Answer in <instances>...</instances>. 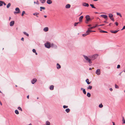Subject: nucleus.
<instances>
[{
  "mask_svg": "<svg viewBox=\"0 0 125 125\" xmlns=\"http://www.w3.org/2000/svg\"><path fill=\"white\" fill-rule=\"evenodd\" d=\"M83 56L85 60L88 62L89 63L91 64L92 63L90 58H89V57L84 55H83Z\"/></svg>",
  "mask_w": 125,
  "mask_h": 125,
  "instance_id": "f257e3e1",
  "label": "nucleus"
},
{
  "mask_svg": "<svg viewBox=\"0 0 125 125\" xmlns=\"http://www.w3.org/2000/svg\"><path fill=\"white\" fill-rule=\"evenodd\" d=\"M98 56V54H95L92 56H89V57L91 58V60H93L96 59Z\"/></svg>",
  "mask_w": 125,
  "mask_h": 125,
  "instance_id": "f03ea898",
  "label": "nucleus"
},
{
  "mask_svg": "<svg viewBox=\"0 0 125 125\" xmlns=\"http://www.w3.org/2000/svg\"><path fill=\"white\" fill-rule=\"evenodd\" d=\"M45 46L46 48H49L51 47V45L50 43L47 42L45 44Z\"/></svg>",
  "mask_w": 125,
  "mask_h": 125,
  "instance_id": "7ed1b4c3",
  "label": "nucleus"
},
{
  "mask_svg": "<svg viewBox=\"0 0 125 125\" xmlns=\"http://www.w3.org/2000/svg\"><path fill=\"white\" fill-rule=\"evenodd\" d=\"M15 10L16 11H14V14L19 13H20V10L19 8H16L15 9Z\"/></svg>",
  "mask_w": 125,
  "mask_h": 125,
  "instance_id": "20e7f679",
  "label": "nucleus"
},
{
  "mask_svg": "<svg viewBox=\"0 0 125 125\" xmlns=\"http://www.w3.org/2000/svg\"><path fill=\"white\" fill-rule=\"evenodd\" d=\"M85 18L86 19V21H89L91 20L90 17L89 15H86L85 16Z\"/></svg>",
  "mask_w": 125,
  "mask_h": 125,
  "instance_id": "39448f33",
  "label": "nucleus"
},
{
  "mask_svg": "<svg viewBox=\"0 0 125 125\" xmlns=\"http://www.w3.org/2000/svg\"><path fill=\"white\" fill-rule=\"evenodd\" d=\"M100 69H97L96 71V73L98 75H99L100 74Z\"/></svg>",
  "mask_w": 125,
  "mask_h": 125,
  "instance_id": "423d86ee",
  "label": "nucleus"
},
{
  "mask_svg": "<svg viewBox=\"0 0 125 125\" xmlns=\"http://www.w3.org/2000/svg\"><path fill=\"white\" fill-rule=\"evenodd\" d=\"M82 5L84 6L88 7L89 6V5L88 3L85 2L83 3H82Z\"/></svg>",
  "mask_w": 125,
  "mask_h": 125,
  "instance_id": "0eeeda50",
  "label": "nucleus"
},
{
  "mask_svg": "<svg viewBox=\"0 0 125 125\" xmlns=\"http://www.w3.org/2000/svg\"><path fill=\"white\" fill-rule=\"evenodd\" d=\"M37 80L36 78L33 79L31 81V83L32 84H34L37 81Z\"/></svg>",
  "mask_w": 125,
  "mask_h": 125,
  "instance_id": "6e6552de",
  "label": "nucleus"
},
{
  "mask_svg": "<svg viewBox=\"0 0 125 125\" xmlns=\"http://www.w3.org/2000/svg\"><path fill=\"white\" fill-rule=\"evenodd\" d=\"M14 23V21H12L10 23V25L11 26H13Z\"/></svg>",
  "mask_w": 125,
  "mask_h": 125,
  "instance_id": "1a4fd4ad",
  "label": "nucleus"
},
{
  "mask_svg": "<svg viewBox=\"0 0 125 125\" xmlns=\"http://www.w3.org/2000/svg\"><path fill=\"white\" fill-rule=\"evenodd\" d=\"M90 30V29H89V28H88V30L86 31V33H89L93 31Z\"/></svg>",
  "mask_w": 125,
  "mask_h": 125,
  "instance_id": "9d476101",
  "label": "nucleus"
},
{
  "mask_svg": "<svg viewBox=\"0 0 125 125\" xmlns=\"http://www.w3.org/2000/svg\"><path fill=\"white\" fill-rule=\"evenodd\" d=\"M100 16L104 18L105 19H107V16L105 15H100Z\"/></svg>",
  "mask_w": 125,
  "mask_h": 125,
  "instance_id": "9b49d317",
  "label": "nucleus"
},
{
  "mask_svg": "<svg viewBox=\"0 0 125 125\" xmlns=\"http://www.w3.org/2000/svg\"><path fill=\"white\" fill-rule=\"evenodd\" d=\"M70 5L69 4H68L66 5L65 7L66 9H68L70 8Z\"/></svg>",
  "mask_w": 125,
  "mask_h": 125,
  "instance_id": "f8f14e48",
  "label": "nucleus"
},
{
  "mask_svg": "<svg viewBox=\"0 0 125 125\" xmlns=\"http://www.w3.org/2000/svg\"><path fill=\"white\" fill-rule=\"evenodd\" d=\"M83 16H81L79 19V21L80 22H81L82 21V19L83 18Z\"/></svg>",
  "mask_w": 125,
  "mask_h": 125,
  "instance_id": "ddd939ff",
  "label": "nucleus"
},
{
  "mask_svg": "<svg viewBox=\"0 0 125 125\" xmlns=\"http://www.w3.org/2000/svg\"><path fill=\"white\" fill-rule=\"evenodd\" d=\"M43 31L45 32H47L48 31V27H45L43 29Z\"/></svg>",
  "mask_w": 125,
  "mask_h": 125,
  "instance_id": "4468645a",
  "label": "nucleus"
},
{
  "mask_svg": "<svg viewBox=\"0 0 125 125\" xmlns=\"http://www.w3.org/2000/svg\"><path fill=\"white\" fill-rule=\"evenodd\" d=\"M61 68V66L60 65V64L59 63H57V69H60V68Z\"/></svg>",
  "mask_w": 125,
  "mask_h": 125,
  "instance_id": "2eb2a0df",
  "label": "nucleus"
},
{
  "mask_svg": "<svg viewBox=\"0 0 125 125\" xmlns=\"http://www.w3.org/2000/svg\"><path fill=\"white\" fill-rule=\"evenodd\" d=\"M47 2L49 4H51L52 3V1L51 0H48L47 1Z\"/></svg>",
  "mask_w": 125,
  "mask_h": 125,
  "instance_id": "dca6fc26",
  "label": "nucleus"
},
{
  "mask_svg": "<svg viewBox=\"0 0 125 125\" xmlns=\"http://www.w3.org/2000/svg\"><path fill=\"white\" fill-rule=\"evenodd\" d=\"M119 30H116L115 31H114L113 30L111 31V32L113 33H116Z\"/></svg>",
  "mask_w": 125,
  "mask_h": 125,
  "instance_id": "f3484780",
  "label": "nucleus"
},
{
  "mask_svg": "<svg viewBox=\"0 0 125 125\" xmlns=\"http://www.w3.org/2000/svg\"><path fill=\"white\" fill-rule=\"evenodd\" d=\"M54 86L53 85H51L50 87V89L51 90H53L54 89Z\"/></svg>",
  "mask_w": 125,
  "mask_h": 125,
  "instance_id": "a211bd4d",
  "label": "nucleus"
},
{
  "mask_svg": "<svg viewBox=\"0 0 125 125\" xmlns=\"http://www.w3.org/2000/svg\"><path fill=\"white\" fill-rule=\"evenodd\" d=\"M39 13L38 12H36L35 13H34L33 14V15H34L36 16L37 17H38V16L37 15H38L39 14Z\"/></svg>",
  "mask_w": 125,
  "mask_h": 125,
  "instance_id": "6ab92c4d",
  "label": "nucleus"
},
{
  "mask_svg": "<svg viewBox=\"0 0 125 125\" xmlns=\"http://www.w3.org/2000/svg\"><path fill=\"white\" fill-rule=\"evenodd\" d=\"M113 16V15L111 13H110L109 15V17L110 18H112Z\"/></svg>",
  "mask_w": 125,
  "mask_h": 125,
  "instance_id": "aec40b11",
  "label": "nucleus"
},
{
  "mask_svg": "<svg viewBox=\"0 0 125 125\" xmlns=\"http://www.w3.org/2000/svg\"><path fill=\"white\" fill-rule=\"evenodd\" d=\"M92 88V86L89 85V86L88 87H87V89H90L91 90Z\"/></svg>",
  "mask_w": 125,
  "mask_h": 125,
  "instance_id": "412c9836",
  "label": "nucleus"
},
{
  "mask_svg": "<svg viewBox=\"0 0 125 125\" xmlns=\"http://www.w3.org/2000/svg\"><path fill=\"white\" fill-rule=\"evenodd\" d=\"M89 80L88 79H87L86 80V82L88 84H89L90 83V82H89Z\"/></svg>",
  "mask_w": 125,
  "mask_h": 125,
  "instance_id": "4be33fe9",
  "label": "nucleus"
},
{
  "mask_svg": "<svg viewBox=\"0 0 125 125\" xmlns=\"http://www.w3.org/2000/svg\"><path fill=\"white\" fill-rule=\"evenodd\" d=\"M40 1L42 3H44L45 2L46 0H40Z\"/></svg>",
  "mask_w": 125,
  "mask_h": 125,
  "instance_id": "5701e85b",
  "label": "nucleus"
},
{
  "mask_svg": "<svg viewBox=\"0 0 125 125\" xmlns=\"http://www.w3.org/2000/svg\"><path fill=\"white\" fill-rule=\"evenodd\" d=\"M70 110L69 108H67L66 109L65 111L67 113H68L70 111Z\"/></svg>",
  "mask_w": 125,
  "mask_h": 125,
  "instance_id": "b1692460",
  "label": "nucleus"
},
{
  "mask_svg": "<svg viewBox=\"0 0 125 125\" xmlns=\"http://www.w3.org/2000/svg\"><path fill=\"white\" fill-rule=\"evenodd\" d=\"M87 96L88 97H90L91 96V95L89 93H87Z\"/></svg>",
  "mask_w": 125,
  "mask_h": 125,
  "instance_id": "393cba45",
  "label": "nucleus"
},
{
  "mask_svg": "<svg viewBox=\"0 0 125 125\" xmlns=\"http://www.w3.org/2000/svg\"><path fill=\"white\" fill-rule=\"evenodd\" d=\"M10 5L11 4L10 3H9L7 5V8H8L10 6Z\"/></svg>",
  "mask_w": 125,
  "mask_h": 125,
  "instance_id": "a878e982",
  "label": "nucleus"
},
{
  "mask_svg": "<svg viewBox=\"0 0 125 125\" xmlns=\"http://www.w3.org/2000/svg\"><path fill=\"white\" fill-rule=\"evenodd\" d=\"M89 34V33H86L85 34H83V35H82V36L83 37H84V36H86V35Z\"/></svg>",
  "mask_w": 125,
  "mask_h": 125,
  "instance_id": "bb28decb",
  "label": "nucleus"
},
{
  "mask_svg": "<svg viewBox=\"0 0 125 125\" xmlns=\"http://www.w3.org/2000/svg\"><path fill=\"white\" fill-rule=\"evenodd\" d=\"M122 121L123 122V124H125V121L124 117H122Z\"/></svg>",
  "mask_w": 125,
  "mask_h": 125,
  "instance_id": "cd10ccee",
  "label": "nucleus"
},
{
  "mask_svg": "<svg viewBox=\"0 0 125 125\" xmlns=\"http://www.w3.org/2000/svg\"><path fill=\"white\" fill-rule=\"evenodd\" d=\"M3 1H0V6H1L3 5Z\"/></svg>",
  "mask_w": 125,
  "mask_h": 125,
  "instance_id": "c85d7f7f",
  "label": "nucleus"
},
{
  "mask_svg": "<svg viewBox=\"0 0 125 125\" xmlns=\"http://www.w3.org/2000/svg\"><path fill=\"white\" fill-rule=\"evenodd\" d=\"M40 8L41 9L40 10L41 11H42V10L41 9H43V10H45V7H40Z\"/></svg>",
  "mask_w": 125,
  "mask_h": 125,
  "instance_id": "c756f323",
  "label": "nucleus"
},
{
  "mask_svg": "<svg viewBox=\"0 0 125 125\" xmlns=\"http://www.w3.org/2000/svg\"><path fill=\"white\" fill-rule=\"evenodd\" d=\"M18 109L20 110L21 111H22V109L21 108V107H20V106H19L18 107Z\"/></svg>",
  "mask_w": 125,
  "mask_h": 125,
  "instance_id": "7c9ffc66",
  "label": "nucleus"
},
{
  "mask_svg": "<svg viewBox=\"0 0 125 125\" xmlns=\"http://www.w3.org/2000/svg\"><path fill=\"white\" fill-rule=\"evenodd\" d=\"M15 113L17 114H19V112L17 110H15Z\"/></svg>",
  "mask_w": 125,
  "mask_h": 125,
  "instance_id": "2f4dec72",
  "label": "nucleus"
},
{
  "mask_svg": "<svg viewBox=\"0 0 125 125\" xmlns=\"http://www.w3.org/2000/svg\"><path fill=\"white\" fill-rule=\"evenodd\" d=\"M90 5L91 6V7L92 8H94V9H95L96 8L94 6V5L93 4H90Z\"/></svg>",
  "mask_w": 125,
  "mask_h": 125,
  "instance_id": "473e14b6",
  "label": "nucleus"
},
{
  "mask_svg": "<svg viewBox=\"0 0 125 125\" xmlns=\"http://www.w3.org/2000/svg\"><path fill=\"white\" fill-rule=\"evenodd\" d=\"M23 33H24V34L25 35H26L27 36H29V34L28 33H27L26 32H23Z\"/></svg>",
  "mask_w": 125,
  "mask_h": 125,
  "instance_id": "72a5a7b5",
  "label": "nucleus"
},
{
  "mask_svg": "<svg viewBox=\"0 0 125 125\" xmlns=\"http://www.w3.org/2000/svg\"><path fill=\"white\" fill-rule=\"evenodd\" d=\"M100 32H104V33H107V32L106 31L101 30L100 31Z\"/></svg>",
  "mask_w": 125,
  "mask_h": 125,
  "instance_id": "f704fd0d",
  "label": "nucleus"
},
{
  "mask_svg": "<svg viewBox=\"0 0 125 125\" xmlns=\"http://www.w3.org/2000/svg\"><path fill=\"white\" fill-rule=\"evenodd\" d=\"M79 23V22H75L74 23V25L75 26H76Z\"/></svg>",
  "mask_w": 125,
  "mask_h": 125,
  "instance_id": "c9c22d12",
  "label": "nucleus"
},
{
  "mask_svg": "<svg viewBox=\"0 0 125 125\" xmlns=\"http://www.w3.org/2000/svg\"><path fill=\"white\" fill-rule=\"evenodd\" d=\"M83 92L84 94H86V92L85 91V90L84 89H83Z\"/></svg>",
  "mask_w": 125,
  "mask_h": 125,
  "instance_id": "e433bc0d",
  "label": "nucleus"
},
{
  "mask_svg": "<svg viewBox=\"0 0 125 125\" xmlns=\"http://www.w3.org/2000/svg\"><path fill=\"white\" fill-rule=\"evenodd\" d=\"M103 105L102 104H99V107L100 108H102L103 107Z\"/></svg>",
  "mask_w": 125,
  "mask_h": 125,
  "instance_id": "4c0bfd02",
  "label": "nucleus"
},
{
  "mask_svg": "<svg viewBox=\"0 0 125 125\" xmlns=\"http://www.w3.org/2000/svg\"><path fill=\"white\" fill-rule=\"evenodd\" d=\"M96 27V26H93V27H90L89 28V29H92L93 28H94Z\"/></svg>",
  "mask_w": 125,
  "mask_h": 125,
  "instance_id": "58836bf2",
  "label": "nucleus"
},
{
  "mask_svg": "<svg viewBox=\"0 0 125 125\" xmlns=\"http://www.w3.org/2000/svg\"><path fill=\"white\" fill-rule=\"evenodd\" d=\"M115 88H116L118 89L119 88V86H118L116 84L115 85Z\"/></svg>",
  "mask_w": 125,
  "mask_h": 125,
  "instance_id": "ea45409f",
  "label": "nucleus"
},
{
  "mask_svg": "<svg viewBox=\"0 0 125 125\" xmlns=\"http://www.w3.org/2000/svg\"><path fill=\"white\" fill-rule=\"evenodd\" d=\"M25 12L24 11H23L22 12V14H21L22 16H23L24 14L25 13Z\"/></svg>",
  "mask_w": 125,
  "mask_h": 125,
  "instance_id": "a19ab883",
  "label": "nucleus"
},
{
  "mask_svg": "<svg viewBox=\"0 0 125 125\" xmlns=\"http://www.w3.org/2000/svg\"><path fill=\"white\" fill-rule=\"evenodd\" d=\"M63 107L64 108H68V106H67L63 105Z\"/></svg>",
  "mask_w": 125,
  "mask_h": 125,
  "instance_id": "79ce46f5",
  "label": "nucleus"
},
{
  "mask_svg": "<svg viewBox=\"0 0 125 125\" xmlns=\"http://www.w3.org/2000/svg\"><path fill=\"white\" fill-rule=\"evenodd\" d=\"M110 19L113 21H115L114 18L113 17L110 18Z\"/></svg>",
  "mask_w": 125,
  "mask_h": 125,
  "instance_id": "37998d69",
  "label": "nucleus"
},
{
  "mask_svg": "<svg viewBox=\"0 0 125 125\" xmlns=\"http://www.w3.org/2000/svg\"><path fill=\"white\" fill-rule=\"evenodd\" d=\"M32 51L34 53H35L36 52V50L34 49H33L32 50Z\"/></svg>",
  "mask_w": 125,
  "mask_h": 125,
  "instance_id": "c03bdc74",
  "label": "nucleus"
},
{
  "mask_svg": "<svg viewBox=\"0 0 125 125\" xmlns=\"http://www.w3.org/2000/svg\"><path fill=\"white\" fill-rule=\"evenodd\" d=\"M120 65H118L117 66V68H120Z\"/></svg>",
  "mask_w": 125,
  "mask_h": 125,
  "instance_id": "a18cd8bd",
  "label": "nucleus"
},
{
  "mask_svg": "<svg viewBox=\"0 0 125 125\" xmlns=\"http://www.w3.org/2000/svg\"><path fill=\"white\" fill-rule=\"evenodd\" d=\"M116 14L117 15H119V16L121 14L118 12H116Z\"/></svg>",
  "mask_w": 125,
  "mask_h": 125,
  "instance_id": "49530a36",
  "label": "nucleus"
},
{
  "mask_svg": "<svg viewBox=\"0 0 125 125\" xmlns=\"http://www.w3.org/2000/svg\"><path fill=\"white\" fill-rule=\"evenodd\" d=\"M105 25L104 24H103L101 25H98V26H104Z\"/></svg>",
  "mask_w": 125,
  "mask_h": 125,
  "instance_id": "de8ad7c7",
  "label": "nucleus"
},
{
  "mask_svg": "<svg viewBox=\"0 0 125 125\" xmlns=\"http://www.w3.org/2000/svg\"><path fill=\"white\" fill-rule=\"evenodd\" d=\"M125 29V26H124L123 28L121 30H123V29Z\"/></svg>",
  "mask_w": 125,
  "mask_h": 125,
  "instance_id": "09e8293b",
  "label": "nucleus"
},
{
  "mask_svg": "<svg viewBox=\"0 0 125 125\" xmlns=\"http://www.w3.org/2000/svg\"><path fill=\"white\" fill-rule=\"evenodd\" d=\"M115 24L116 26H117L118 25V23L117 22H116L115 23Z\"/></svg>",
  "mask_w": 125,
  "mask_h": 125,
  "instance_id": "8fccbe9b",
  "label": "nucleus"
},
{
  "mask_svg": "<svg viewBox=\"0 0 125 125\" xmlns=\"http://www.w3.org/2000/svg\"><path fill=\"white\" fill-rule=\"evenodd\" d=\"M24 39L23 37H22L21 39V40L23 41H24Z\"/></svg>",
  "mask_w": 125,
  "mask_h": 125,
  "instance_id": "3c124183",
  "label": "nucleus"
},
{
  "mask_svg": "<svg viewBox=\"0 0 125 125\" xmlns=\"http://www.w3.org/2000/svg\"><path fill=\"white\" fill-rule=\"evenodd\" d=\"M36 4H39V2H38V1L37 0V1H36Z\"/></svg>",
  "mask_w": 125,
  "mask_h": 125,
  "instance_id": "603ef678",
  "label": "nucleus"
},
{
  "mask_svg": "<svg viewBox=\"0 0 125 125\" xmlns=\"http://www.w3.org/2000/svg\"><path fill=\"white\" fill-rule=\"evenodd\" d=\"M3 4L4 5H6V3H5L3 1Z\"/></svg>",
  "mask_w": 125,
  "mask_h": 125,
  "instance_id": "864d4df0",
  "label": "nucleus"
},
{
  "mask_svg": "<svg viewBox=\"0 0 125 125\" xmlns=\"http://www.w3.org/2000/svg\"><path fill=\"white\" fill-rule=\"evenodd\" d=\"M109 90L111 91H112L113 90V89L112 88H110Z\"/></svg>",
  "mask_w": 125,
  "mask_h": 125,
  "instance_id": "5fc2aeb1",
  "label": "nucleus"
},
{
  "mask_svg": "<svg viewBox=\"0 0 125 125\" xmlns=\"http://www.w3.org/2000/svg\"><path fill=\"white\" fill-rule=\"evenodd\" d=\"M112 123L113 124V125H115V123L114 122H113Z\"/></svg>",
  "mask_w": 125,
  "mask_h": 125,
  "instance_id": "6e6d98bb",
  "label": "nucleus"
},
{
  "mask_svg": "<svg viewBox=\"0 0 125 125\" xmlns=\"http://www.w3.org/2000/svg\"><path fill=\"white\" fill-rule=\"evenodd\" d=\"M29 95H28L27 96V98L28 99H29Z\"/></svg>",
  "mask_w": 125,
  "mask_h": 125,
  "instance_id": "4d7b16f0",
  "label": "nucleus"
},
{
  "mask_svg": "<svg viewBox=\"0 0 125 125\" xmlns=\"http://www.w3.org/2000/svg\"><path fill=\"white\" fill-rule=\"evenodd\" d=\"M88 26L90 27L91 26V24H89L88 25Z\"/></svg>",
  "mask_w": 125,
  "mask_h": 125,
  "instance_id": "13d9d810",
  "label": "nucleus"
},
{
  "mask_svg": "<svg viewBox=\"0 0 125 125\" xmlns=\"http://www.w3.org/2000/svg\"><path fill=\"white\" fill-rule=\"evenodd\" d=\"M121 73H122V72H121L119 74V75H121Z\"/></svg>",
  "mask_w": 125,
  "mask_h": 125,
  "instance_id": "bf43d9fd",
  "label": "nucleus"
},
{
  "mask_svg": "<svg viewBox=\"0 0 125 125\" xmlns=\"http://www.w3.org/2000/svg\"><path fill=\"white\" fill-rule=\"evenodd\" d=\"M112 24L111 23H110L109 25V26H111V25Z\"/></svg>",
  "mask_w": 125,
  "mask_h": 125,
  "instance_id": "052dcab7",
  "label": "nucleus"
},
{
  "mask_svg": "<svg viewBox=\"0 0 125 125\" xmlns=\"http://www.w3.org/2000/svg\"><path fill=\"white\" fill-rule=\"evenodd\" d=\"M98 25L97 24H96L95 26H96V27L97 26H98V25Z\"/></svg>",
  "mask_w": 125,
  "mask_h": 125,
  "instance_id": "680f3d73",
  "label": "nucleus"
},
{
  "mask_svg": "<svg viewBox=\"0 0 125 125\" xmlns=\"http://www.w3.org/2000/svg\"><path fill=\"white\" fill-rule=\"evenodd\" d=\"M104 23H107L108 22H106V21H104Z\"/></svg>",
  "mask_w": 125,
  "mask_h": 125,
  "instance_id": "e2e57ef3",
  "label": "nucleus"
},
{
  "mask_svg": "<svg viewBox=\"0 0 125 125\" xmlns=\"http://www.w3.org/2000/svg\"><path fill=\"white\" fill-rule=\"evenodd\" d=\"M44 17L45 18H46L47 17V16L46 15H44Z\"/></svg>",
  "mask_w": 125,
  "mask_h": 125,
  "instance_id": "0e129e2a",
  "label": "nucleus"
},
{
  "mask_svg": "<svg viewBox=\"0 0 125 125\" xmlns=\"http://www.w3.org/2000/svg\"><path fill=\"white\" fill-rule=\"evenodd\" d=\"M88 21H85V23H88Z\"/></svg>",
  "mask_w": 125,
  "mask_h": 125,
  "instance_id": "69168bd1",
  "label": "nucleus"
},
{
  "mask_svg": "<svg viewBox=\"0 0 125 125\" xmlns=\"http://www.w3.org/2000/svg\"><path fill=\"white\" fill-rule=\"evenodd\" d=\"M0 104L1 105H2V104L0 101Z\"/></svg>",
  "mask_w": 125,
  "mask_h": 125,
  "instance_id": "338daca9",
  "label": "nucleus"
},
{
  "mask_svg": "<svg viewBox=\"0 0 125 125\" xmlns=\"http://www.w3.org/2000/svg\"><path fill=\"white\" fill-rule=\"evenodd\" d=\"M28 125H32L31 123H30V124Z\"/></svg>",
  "mask_w": 125,
  "mask_h": 125,
  "instance_id": "774afa93",
  "label": "nucleus"
}]
</instances>
